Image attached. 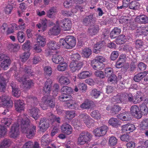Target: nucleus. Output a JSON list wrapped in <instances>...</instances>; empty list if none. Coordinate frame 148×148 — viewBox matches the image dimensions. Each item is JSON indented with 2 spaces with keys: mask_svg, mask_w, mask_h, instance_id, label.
Segmentation results:
<instances>
[{
  "mask_svg": "<svg viewBox=\"0 0 148 148\" xmlns=\"http://www.w3.org/2000/svg\"><path fill=\"white\" fill-rule=\"evenodd\" d=\"M140 110L143 115H146L148 113V108L146 105L141 104L140 106Z\"/></svg>",
  "mask_w": 148,
  "mask_h": 148,
  "instance_id": "603ef678",
  "label": "nucleus"
},
{
  "mask_svg": "<svg viewBox=\"0 0 148 148\" xmlns=\"http://www.w3.org/2000/svg\"><path fill=\"white\" fill-rule=\"evenodd\" d=\"M140 3L136 1H133L129 4V7L134 10H138L140 8Z\"/></svg>",
  "mask_w": 148,
  "mask_h": 148,
  "instance_id": "c9c22d12",
  "label": "nucleus"
},
{
  "mask_svg": "<svg viewBox=\"0 0 148 148\" xmlns=\"http://www.w3.org/2000/svg\"><path fill=\"white\" fill-rule=\"evenodd\" d=\"M148 128V119H144L140 124V130L142 131L146 130Z\"/></svg>",
  "mask_w": 148,
  "mask_h": 148,
  "instance_id": "e433bc0d",
  "label": "nucleus"
},
{
  "mask_svg": "<svg viewBox=\"0 0 148 148\" xmlns=\"http://www.w3.org/2000/svg\"><path fill=\"white\" fill-rule=\"evenodd\" d=\"M10 60L9 58L5 59L1 63L0 66L1 68L4 70H6L10 64Z\"/></svg>",
  "mask_w": 148,
  "mask_h": 148,
  "instance_id": "f704fd0d",
  "label": "nucleus"
},
{
  "mask_svg": "<svg viewBox=\"0 0 148 148\" xmlns=\"http://www.w3.org/2000/svg\"><path fill=\"white\" fill-rule=\"evenodd\" d=\"M73 91V90L71 87L68 86L63 87L61 89V92L63 94L66 95L70 94Z\"/></svg>",
  "mask_w": 148,
  "mask_h": 148,
  "instance_id": "a19ab883",
  "label": "nucleus"
},
{
  "mask_svg": "<svg viewBox=\"0 0 148 148\" xmlns=\"http://www.w3.org/2000/svg\"><path fill=\"white\" fill-rule=\"evenodd\" d=\"M112 69L110 67L107 68L105 69L104 73H102V78L105 77H109L112 75Z\"/></svg>",
  "mask_w": 148,
  "mask_h": 148,
  "instance_id": "09e8293b",
  "label": "nucleus"
},
{
  "mask_svg": "<svg viewBox=\"0 0 148 148\" xmlns=\"http://www.w3.org/2000/svg\"><path fill=\"white\" fill-rule=\"evenodd\" d=\"M66 115L67 119H71L75 116V112L73 110L68 111L66 112Z\"/></svg>",
  "mask_w": 148,
  "mask_h": 148,
  "instance_id": "bf43d9fd",
  "label": "nucleus"
},
{
  "mask_svg": "<svg viewBox=\"0 0 148 148\" xmlns=\"http://www.w3.org/2000/svg\"><path fill=\"white\" fill-rule=\"evenodd\" d=\"M90 73L89 71H82L80 73L78 74V77L81 79L86 78L89 77Z\"/></svg>",
  "mask_w": 148,
  "mask_h": 148,
  "instance_id": "c03bdc74",
  "label": "nucleus"
},
{
  "mask_svg": "<svg viewBox=\"0 0 148 148\" xmlns=\"http://www.w3.org/2000/svg\"><path fill=\"white\" fill-rule=\"evenodd\" d=\"M94 20V17L92 14L86 16L82 20V23L84 25L88 26L93 22Z\"/></svg>",
  "mask_w": 148,
  "mask_h": 148,
  "instance_id": "a211bd4d",
  "label": "nucleus"
},
{
  "mask_svg": "<svg viewBox=\"0 0 148 148\" xmlns=\"http://www.w3.org/2000/svg\"><path fill=\"white\" fill-rule=\"evenodd\" d=\"M141 92L137 91L136 94L134 96L133 103L136 104L140 103L143 101V98Z\"/></svg>",
  "mask_w": 148,
  "mask_h": 148,
  "instance_id": "b1692460",
  "label": "nucleus"
},
{
  "mask_svg": "<svg viewBox=\"0 0 148 148\" xmlns=\"http://www.w3.org/2000/svg\"><path fill=\"white\" fill-rule=\"evenodd\" d=\"M12 142L10 139H4L0 143V148H8L10 146Z\"/></svg>",
  "mask_w": 148,
  "mask_h": 148,
  "instance_id": "2f4dec72",
  "label": "nucleus"
},
{
  "mask_svg": "<svg viewBox=\"0 0 148 148\" xmlns=\"http://www.w3.org/2000/svg\"><path fill=\"white\" fill-rule=\"evenodd\" d=\"M92 138V135L87 131H82L80 134L78 138V142L81 145H83L88 143Z\"/></svg>",
  "mask_w": 148,
  "mask_h": 148,
  "instance_id": "7ed1b4c3",
  "label": "nucleus"
},
{
  "mask_svg": "<svg viewBox=\"0 0 148 148\" xmlns=\"http://www.w3.org/2000/svg\"><path fill=\"white\" fill-rule=\"evenodd\" d=\"M108 123L110 125L114 127H117L121 125L120 120L116 118L113 117L109 119Z\"/></svg>",
  "mask_w": 148,
  "mask_h": 148,
  "instance_id": "5701e85b",
  "label": "nucleus"
},
{
  "mask_svg": "<svg viewBox=\"0 0 148 148\" xmlns=\"http://www.w3.org/2000/svg\"><path fill=\"white\" fill-rule=\"evenodd\" d=\"M45 75L50 76L52 74L51 68L50 66H46L44 69Z\"/></svg>",
  "mask_w": 148,
  "mask_h": 148,
  "instance_id": "338daca9",
  "label": "nucleus"
},
{
  "mask_svg": "<svg viewBox=\"0 0 148 148\" xmlns=\"http://www.w3.org/2000/svg\"><path fill=\"white\" fill-rule=\"evenodd\" d=\"M121 107L119 105H114L112 108L111 110L113 113L116 114L121 110Z\"/></svg>",
  "mask_w": 148,
  "mask_h": 148,
  "instance_id": "13d9d810",
  "label": "nucleus"
},
{
  "mask_svg": "<svg viewBox=\"0 0 148 148\" xmlns=\"http://www.w3.org/2000/svg\"><path fill=\"white\" fill-rule=\"evenodd\" d=\"M10 118H4L1 121L2 125H0V137L4 136L7 132L5 127L10 125L12 122Z\"/></svg>",
  "mask_w": 148,
  "mask_h": 148,
  "instance_id": "20e7f679",
  "label": "nucleus"
},
{
  "mask_svg": "<svg viewBox=\"0 0 148 148\" xmlns=\"http://www.w3.org/2000/svg\"><path fill=\"white\" fill-rule=\"evenodd\" d=\"M56 24L61 26L64 31L70 30L72 26L71 21L68 18L58 21L56 22Z\"/></svg>",
  "mask_w": 148,
  "mask_h": 148,
  "instance_id": "39448f33",
  "label": "nucleus"
},
{
  "mask_svg": "<svg viewBox=\"0 0 148 148\" xmlns=\"http://www.w3.org/2000/svg\"><path fill=\"white\" fill-rule=\"evenodd\" d=\"M14 104L17 111L21 112L24 110L25 104L22 100H15L14 101Z\"/></svg>",
  "mask_w": 148,
  "mask_h": 148,
  "instance_id": "4468645a",
  "label": "nucleus"
},
{
  "mask_svg": "<svg viewBox=\"0 0 148 148\" xmlns=\"http://www.w3.org/2000/svg\"><path fill=\"white\" fill-rule=\"evenodd\" d=\"M137 29L139 31L138 32L140 33V34L147 36L148 34V26L144 25L140 27H137Z\"/></svg>",
  "mask_w": 148,
  "mask_h": 148,
  "instance_id": "c85d7f7f",
  "label": "nucleus"
},
{
  "mask_svg": "<svg viewBox=\"0 0 148 148\" xmlns=\"http://www.w3.org/2000/svg\"><path fill=\"white\" fill-rule=\"evenodd\" d=\"M0 100L2 102V105L4 108L10 109L12 107L13 105V101L9 97H0Z\"/></svg>",
  "mask_w": 148,
  "mask_h": 148,
  "instance_id": "423d86ee",
  "label": "nucleus"
},
{
  "mask_svg": "<svg viewBox=\"0 0 148 148\" xmlns=\"http://www.w3.org/2000/svg\"><path fill=\"white\" fill-rule=\"evenodd\" d=\"M92 51L91 50L88 48L84 49L82 51V56L86 58H88L91 55Z\"/></svg>",
  "mask_w": 148,
  "mask_h": 148,
  "instance_id": "49530a36",
  "label": "nucleus"
},
{
  "mask_svg": "<svg viewBox=\"0 0 148 148\" xmlns=\"http://www.w3.org/2000/svg\"><path fill=\"white\" fill-rule=\"evenodd\" d=\"M49 120L47 119L43 118L40 119L39 127L40 131L43 132L46 131L49 127Z\"/></svg>",
  "mask_w": 148,
  "mask_h": 148,
  "instance_id": "0eeeda50",
  "label": "nucleus"
},
{
  "mask_svg": "<svg viewBox=\"0 0 148 148\" xmlns=\"http://www.w3.org/2000/svg\"><path fill=\"white\" fill-rule=\"evenodd\" d=\"M70 56L72 62H76V61L79 60L81 58L80 55L77 53L72 54Z\"/></svg>",
  "mask_w": 148,
  "mask_h": 148,
  "instance_id": "6e6d98bb",
  "label": "nucleus"
},
{
  "mask_svg": "<svg viewBox=\"0 0 148 148\" xmlns=\"http://www.w3.org/2000/svg\"><path fill=\"white\" fill-rule=\"evenodd\" d=\"M61 132L64 134L69 135L72 132V127L69 124L64 123L61 126Z\"/></svg>",
  "mask_w": 148,
  "mask_h": 148,
  "instance_id": "9b49d317",
  "label": "nucleus"
},
{
  "mask_svg": "<svg viewBox=\"0 0 148 148\" xmlns=\"http://www.w3.org/2000/svg\"><path fill=\"white\" fill-rule=\"evenodd\" d=\"M60 29L59 25L53 26L51 28L48 32L49 35H56L58 34L60 32Z\"/></svg>",
  "mask_w": 148,
  "mask_h": 148,
  "instance_id": "f3484780",
  "label": "nucleus"
},
{
  "mask_svg": "<svg viewBox=\"0 0 148 148\" xmlns=\"http://www.w3.org/2000/svg\"><path fill=\"white\" fill-rule=\"evenodd\" d=\"M75 38L72 36H66L64 39H61L60 45H62L67 49H71L74 47L76 44Z\"/></svg>",
  "mask_w": 148,
  "mask_h": 148,
  "instance_id": "f03ea898",
  "label": "nucleus"
},
{
  "mask_svg": "<svg viewBox=\"0 0 148 148\" xmlns=\"http://www.w3.org/2000/svg\"><path fill=\"white\" fill-rule=\"evenodd\" d=\"M93 104L92 101L87 100L80 105V107L84 109H88L92 108Z\"/></svg>",
  "mask_w": 148,
  "mask_h": 148,
  "instance_id": "c756f323",
  "label": "nucleus"
},
{
  "mask_svg": "<svg viewBox=\"0 0 148 148\" xmlns=\"http://www.w3.org/2000/svg\"><path fill=\"white\" fill-rule=\"evenodd\" d=\"M52 82L50 79H48L45 83V86L43 87V90L45 92L49 93L51 89Z\"/></svg>",
  "mask_w": 148,
  "mask_h": 148,
  "instance_id": "4be33fe9",
  "label": "nucleus"
},
{
  "mask_svg": "<svg viewBox=\"0 0 148 148\" xmlns=\"http://www.w3.org/2000/svg\"><path fill=\"white\" fill-rule=\"evenodd\" d=\"M90 114L91 116L96 119H100L101 118V114L97 110L93 111Z\"/></svg>",
  "mask_w": 148,
  "mask_h": 148,
  "instance_id": "864d4df0",
  "label": "nucleus"
},
{
  "mask_svg": "<svg viewBox=\"0 0 148 148\" xmlns=\"http://www.w3.org/2000/svg\"><path fill=\"white\" fill-rule=\"evenodd\" d=\"M28 116L25 114H22L18 116L17 123H14L11 127L10 132V137L15 138H16L19 134V127L20 126L22 132L25 131V130L31 125H33L30 123V120L28 119Z\"/></svg>",
  "mask_w": 148,
  "mask_h": 148,
  "instance_id": "f257e3e1",
  "label": "nucleus"
},
{
  "mask_svg": "<svg viewBox=\"0 0 148 148\" xmlns=\"http://www.w3.org/2000/svg\"><path fill=\"white\" fill-rule=\"evenodd\" d=\"M124 94L119 93L116 95L112 97L111 100L112 102L117 103H124L125 101Z\"/></svg>",
  "mask_w": 148,
  "mask_h": 148,
  "instance_id": "f8f14e48",
  "label": "nucleus"
},
{
  "mask_svg": "<svg viewBox=\"0 0 148 148\" xmlns=\"http://www.w3.org/2000/svg\"><path fill=\"white\" fill-rule=\"evenodd\" d=\"M99 27L97 26L91 25L88 28V33L90 35H94L97 33Z\"/></svg>",
  "mask_w": 148,
  "mask_h": 148,
  "instance_id": "7c9ffc66",
  "label": "nucleus"
},
{
  "mask_svg": "<svg viewBox=\"0 0 148 148\" xmlns=\"http://www.w3.org/2000/svg\"><path fill=\"white\" fill-rule=\"evenodd\" d=\"M36 132V127L34 125H31L30 127L28 128L23 132L25 134L27 137L32 138L35 135Z\"/></svg>",
  "mask_w": 148,
  "mask_h": 148,
  "instance_id": "1a4fd4ad",
  "label": "nucleus"
},
{
  "mask_svg": "<svg viewBox=\"0 0 148 148\" xmlns=\"http://www.w3.org/2000/svg\"><path fill=\"white\" fill-rule=\"evenodd\" d=\"M108 77V82H112V83H114L117 82V78L115 75L113 74Z\"/></svg>",
  "mask_w": 148,
  "mask_h": 148,
  "instance_id": "052dcab7",
  "label": "nucleus"
},
{
  "mask_svg": "<svg viewBox=\"0 0 148 148\" xmlns=\"http://www.w3.org/2000/svg\"><path fill=\"white\" fill-rule=\"evenodd\" d=\"M47 45L50 49L55 50L58 48L60 45L58 46L56 41L50 40L47 43Z\"/></svg>",
  "mask_w": 148,
  "mask_h": 148,
  "instance_id": "ea45409f",
  "label": "nucleus"
},
{
  "mask_svg": "<svg viewBox=\"0 0 148 148\" xmlns=\"http://www.w3.org/2000/svg\"><path fill=\"white\" fill-rule=\"evenodd\" d=\"M65 105H66L68 108L71 109H74L77 106V103L73 100H71L70 102L65 103Z\"/></svg>",
  "mask_w": 148,
  "mask_h": 148,
  "instance_id": "79ce46f5",
  "label": "nucleus"
},
{
  "mask_svg": "<svg viewBox=\"0 0 148 148\" xmlns=\"http://www.w3.org/2000/svg\"><path fill=\"white\" fill-rule=\"evenodd\" d=\"M121 29L117 27H115L111 31L110 34V36L111 38L114 39L121 32Z\"/></svg>",
  "mask_w": 148,
  "mask_h": 148,
  "instance_id": "473e14b6",
  "label": "nucleus"
},
{
  "mask_svg": "<svg viewBox=\"0 0 148 148\" xmlns=\"http://www.w3.org/2000/svg\"><path fill=\"white\" fill-rule=\"evenodd\" d=\"M117 117L123 121H127L129 119L128 113L127 112L120 113L117 115Z\"/></svg>",
  "mask_w": 148,
  "mask_h": 148,
  "instance_id": "a18cd8bd",
  "label": "nucleus"
},
{
  "mask_svg": "<svg viewBox=\"0 0 148 148\" xmlns=\"http://www.w3.org/2000/svg\"><path fill=\"white\" fill-rule=\"evenodd\" d=\"M6 86V79L2 75L0 74V91H4Z\"/></svg>",
  "mask_w": 148,
  "mask_h": 148,
  "instance_id": "72a5a7b5",
  "label": "nucleus"
},
{
  "mask_svg": "<svg viewBox=\"0 0 148 148\" xmlns=\"http://www.w3.org/2000/svg\"><path fill=\"white\" fill-rule=\"evenodd\" d=\"M136 129L135 125L132 124L128 123L121 126V131L123 132H133Z\"/></svg>",
  "mask_w": 148,
  "mask_h": 148,
  "instance_id": "ddd939ff",
  "label": "nucleus"
},
{
  "mask_svg": "<svg viewBox=\"0 0 148 148\" xmlns=\"http://www.w3.org/2000/svg\"><path fill=\"white\" fill-rule=\"evenodd\" d=\"M79 89L81 90L82 92H84L86 91L87 89L86 85L83 83H79L78 84Z\"/></svg>",
  "mask_w": 148,
  "mask_h": 148,
  "instance_id": "0e129e2a",
  "label": "nucleus"
},
{
  "mask_svg": "<svg viewBox=\"0 0 148 148\" xmlns=\"http://www.w3.org/2000/svg\"><path fill=\"white\" fill-rule=\"evenodd\" d=\"M130 112L132 115L138 119H140L142 117L139 108L137 105L132 106L130 108Z\"/></svg>",
  "mask_w": 148,
  "mask_h": 148,
  "instance_id": "9d476101",
  "label": "nucleus"
},
{
  "mask_svg": "<svg viewBox=\"0 0 148 148\" xmlns=\"http://www.w3.org/2000/svg\"><path fill=\"white\" fill-rule=\"evenodd\" d=\"M59 82L61 85H67L70 83V81L68 78L64 76H62L59 79Z\"/></svg>",
  "mask_w": 148,
  "mask_h": 148,
  "instance_id": "4c0bfd02",
  "label": "nucleus"
},
{
  "mask_svg": "<svg viewBox=\"0 0 148 148\" xmlns=\"http://www.w3.org/2000/svg\"><path fill=\"white\" fill-rule=\"evenodd\" d=\"M27 77L19 78L17 80L20 82H22L23 84L25 85V87L27 89L29 88L33 85V83L31 80H27Z\"/></svg>",
  "mask_w": 148,
  "mask_h": 148,
  "instance_id": "dca6fc26",
  "label": "nucleus"
},
{
  "mask_svg": "<svg viewBox=\"0 0 148 148\" xmlns=\"http://www.w3.org/2000/svg\"><path fill=\"white\" fill-rule=\"evenodd\" d=\"M73 0H66L64 3V7L66 8H69L72 6L73 4Z\"/></svg>",
  "mask_w": 148,
  "mask_h": 148,
  "instance_id": "774afa93",
  "label": "nucleus"
},
{
  "mask_svg": "<svg viewBox=\"0 0 148 148\" xmlns=\"http://www.w3.org/2000/svg\"><path fill=\"white\" fill-rule=\"evenodd\" d=\"M52 61L56 64H61L64 61V58L60 55L54 54L52 57Z\"/></svg>",
  "mask_w": 148,
  "mask_h": 148,
  "instance_id": "a878e982",
  "label": "nucleus"
},
{
  "mask_svg": "<svg viewBox=\"0 0 148 148\" xmlns=\"http://www.w3.org/2000/svg\"><path fill=\"white\" fill-rule=\"evenodd\" d=\"M58 65L57 69L59 71H64L67 67V64L66 63H61Z\"/></svg>",
  "mask_w": 148,
  "mask_h": 148,
  "instance_id": "e2e57ef3",
  "label": "nucleus"
},
{
  "mask_svg": "<svg viewBox=\"0 0 148 148\" xmlns=\"http://www.w3.org/2000/svg\"><path fill=\"white\" fill-rule=\"evenodd\" d=\"M131 138V136L127 134L122 135L120 136L121 140L123 142H128Z\"/></svg>",
  "mask_w": 148,
  "mask_h": 148,
  "instance_id": "4d7b16f0",
  "label": "nucleus"
},
{
  "mask_svg": "<svg viewBox=\"0 0 148 148\" xmlns=\"http://www.w3.org/2000/svg\"><path fill=\"white\" fill-rule=\"evenodd\" d=\"M57 12L56 7H51L47 11V16L50 18H53L55 17L56 14Z\"/></svg>",
  "mask_w": 148,
  "mask_h": 148,
  "instance_id": "412c9836",
  "label": "nucleus"
},
{
  "mask_svg": "<svg viewBox=\"0 0 148 148\" xmlns=\"http://www.w3.org/2000/svg\"><path fill=\"white\" fill-rule=\"evenodd\" d=\"M94 60L92 61V67L95 70H96L97 71H99L101 70V68L102 67V66H101V64H100L99 62H95V64H94Z\"/></svg>",
  "mask_w": 148,
  "mask_h": 148,
  "instance_id": "3c124183",
  "label": "nucleus"
},
{
  "mask_svg": "<svg viewBox=\"0 0 148 148\" xmlns=\"http://www.w3.org/2000/svg\"><path fill=\"white\" fill-rule=\"evenodd\" d=\"M36 36L38 44L42 47H44L46 44L45 37L39 34L37 35Z\"/></svg>",
  "mask_w": 148,
  "mask_h": 148,
  "instance_id": "bb28decb",
  "label": "nucleus"
},
{
  "mask_svg": "<svg viewBox=\"0 0 148 148\" xmlns=\"http://www.w3.org/2000/svg\"><path fill=\"white\" fill-rule=\"evenodd\" d=\"M30 115L34 118L35 120L38 119L39 117L38 114L39 112V110L36 107H34L29 109Z\"/></svg>",
  "mask_w": 148,
  "mask_h": 148,
  "instance_id": "6ab92c4d",
  "label": "nucleus"
},
{
  "mask_svg": "<svg viewBox=\"0 0 148 148\" xmlns=\"http://www.w3.org/2000/svg\"><path fill=\"white\" fill-rule=\"evenodd\" d=\"M17 37L18 41L21 43L23 42L25 40L24 33L22 31H19L17 34Z\"/></svg>",
  "mask_w": 148,
  "mask_h": 148,
  "instance_id": "37998d69",
  "label": "nucleus"
},
{
  "mask_svg": "<svg viewBox=\"0 0 148 148\" xmlns=\"http://www.w3.org/2000/svg\"><path fill=\"white\" fill-rule=\"evenodd\" d=\"M47 21L46 19H45L41 21V23L37 24L36 25L37 27L39 29H41V31L42 32H43L45 31L47 28Z\"/></svg>",
  "mask_w": 148,
  "mask_h": 148,
  "instance_id": "cd10ccee",
  "label": "nucleus"
},
{
  "mask_svg": "<svg viewBox=\"0 0 148 148\" xmlns=\"http://www.w3.org/2000/svg\"><path fill=\"white\" fill-rule=\"evenodd\" d=\"M135 20L138 23L146 24L148 23V17L145 15L140 14L137 16Z\"/></svg>",
  "mask_w": 148,
  "mask_h": 148,
  "instance_id": "2eb2a0df",
  "label": "nucleus"
},
{
  "mask_svg": "<svg viewBox=\"0 0 148 148\" xmlns=\"http://www.w3.org/2000/svg\"><path fill=\"white\" fill-rule=\"evenodd\" d=\"M124 96L125 97L124 98V99H125V100L127 99L129 102H132L133 103L134 97L132 93H127L126 95H124Z\"/></svg>",
  "mask_w": 148,
  "mask_h": 148,
  "instance_id": "69168bd1",
  "label": "nucleus"
},
{
  "mask_svg": "<svg viewBox=\"0 0 148 148\" xmlns=\"http://www.w3.org/2000/svg\"><path fill=\"white\" fill-rule=\"evenodd\" d=\"M102 2L103 4V5L108 10L111 9L114 6V5L113 4L109 2L108 1H103Z\"/></svg>",
  "mask_w": 148,
  "mask_h": 148,
  "instance_id": "680f3d73",
  "label": "nucleus"
},
{
  "mask_svg": "<svg viewBox=\"0 0 148 148\" xmlns=\"http://www.w3.org/2000/svg\"><path fill=\"white\" fill-rule=\"evenodd\" d=\"M42 101L47 103L48 106L51 108H53L55 106V100L54 98H51L50 95H46L42 97Z\"/></svg>",
  "mask_w": 148,
  "mask_h": 148,
  "instance_id": "6e6552de",
  "label": "nucleus"
},
{
  "mask_svg": "<svg viewBox=\"0 0 148 148\" xmlns=\"http://www.w3.org/2000/svg\"><path fill=\"white\" fill-rule=\"evenodd\" d=\"M24 71L25 73V74L23 76V77H29L31 76H34V73L33 70H32V67L29 66H27L25 67Z\"/></svg>",
  "mask_w": 148,
  "mask_h": 148,
  "instance_id": "aec40b11",
  "label": "nucleus"
},
{
  "mask_svg": "<svg viewBox=\"0 0 148 148\" xmlns=\"http://www.w3.org/2000/svg\"><path fill=\"white\" fill-rule=\"evenodd\" d=\"M148 73L147 71L140 72L135 75L133 79L135 82H138L145 77Z\"/></svg>",
  "mask_w": 148,
  "mask_h": 148,
  "instance_id": "393cba45",
  "label": "nucleus"
},
{
  "mask_svg": "<svg viewBox=\"0 0 148 148\" xmlns=\"http://www.w3.org/2000/svg\"><path fill=\"white\" fill-rule=\"evenodd\" d=\"M94 48L93 49V52L98 53H100L102 50V44L100 42H97L94 45Z\"/></svg>",
  "mask_w": 148,
  "mask_h": 148,
  "instance_id": "8fccbe9b",
  "label": "nucleus"
},
{
  "mask_svg": "<svg viewBox=\"0 0 148 148\" xmlns=\"http://www.w3.org/2000/svg\"><path fill=\"white\" fill-rule=\"evenodd\" d=\"M80 119H81L84 123H86V121H88L90 118H91L86 113H82L79 116Z\"/></svg>",
  "mask_w": 148,
  "mask_h": 148,
  "instance_id": "5fc2aeb1",
  "label": "nucleus"
},
{
  "mask_svg": "<svg viewBox=\"0 0 148 148\" xmlns=\"http://www.w3.org/2000/svg\"><path fill=\"white\" fill-rule=\"evenodd\" d=\"M59 99L61 101L66 102H70V101L73 100V98L70 95H61L59 97Z\"/></svg>",
  "mask_w": 148,
  "mask_h": 148,
  "instance_id": "58836bf2",
  "label": "nucleus"
},
{
  "mask_svg": "<svg viewBox=\"0 0 148 148\" xmlns=\"http://www.w3.org/2000/svg\"><path fill=\"white\" fill-rule=\"evenodd\" d=\"M144 43L141 40L138 39L136 40L135 43V48L138 49H142L144 47Z\"/></svg>",
  "mask_w": 148,
  "mask_h": 148,
  "instance_id": "de8ad7c7",
  "label": "nucleus"
}]
</instances>
